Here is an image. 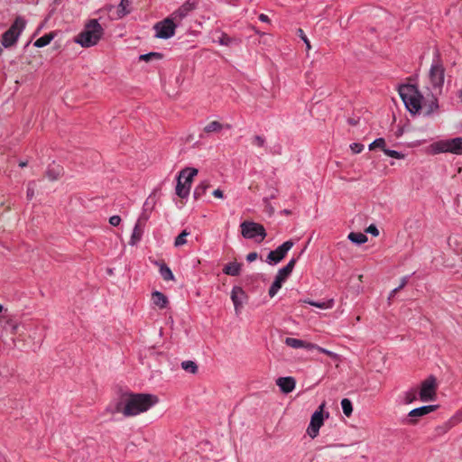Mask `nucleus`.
I'll use <instances>...</instances> for the list:
<instances>
[{"label":"nucleus","mask_w":462,"mask_h":462,"mask_svg":"<svg viewBox=\"0 0 462 462\" xmlns=\"http://www.w3.org/2000/svg\"><path fill=\"white\" fill-rule=\"evenodd\" d=\"M259 20L263 23H269L270 22V19L268 17V15L264 14H261L259 15Z\"/></svg>","instance_id":"8fccbe9b"},{"label":"nucleus","mask_w":462,"mask_h":462,"mask_svg":"<svg viewBox=\"0 0 462 462\" xmlns=\"http://www.w3.org/2000/svg\"><path fill=\"white\" fill-rule=\"evenodd\" d=\"M399 95L410 113L415 115L422 109L421 101L423 97L416 86L411 84L401 86Z\"/></svg>","instance_id":"7ed1b4c3"},{"label":"nucleus","mask_w":462,"mask_h":462,"mask_svg":"<svg viewBox=\"0 0 462 462\" xmlns=\"http://www.w3.org/2000/svg\"><path fill=\"white\" fill-rule=\"evenodd\" d=\"M307 302L310 305L315 306V307L319 308V309H326L327 308V303L326 302H317V301H312V300H309Z\"/></svg>","instance_id":"a18cd8bd"},{"label":"nucleus","mask_w":462,"mask_h":462,"mask_svg":"<svg viewBox=\"0 0 462 462\" xmlns=\"http://www.w3.org/2000/svg\"><path fill=\"white\" fill-rule=\"evenodd\" d=\"M265 143V139L261 135H255L253 139V144L263 147Z\"/></svg>","instance_id":"a19ab883"},{"label":"nucleus","mask_w":462,"mask_h":462,"mask_svg":"<svg viewBox=\"0 0 462 462\" xmlns=\"http://www.w3.org/2000/svg\"><path fill=\"white\" fill-rule=\"evenodd\" d=\"M148 219V215L145 213H143L142 216L138 218L137 222L135 223V226L134 227L133 234L130 238L129 244L131 245H136L142 238L145 223Z\"/></svg>","instance_id":"4468645a"},{"label":"nucleus","mask_w":462,"mask_h":462,"mask_svg":"<svg viewBox=\"0 0 462 462\" xmlns=\"http://www.w3.org/2000/svg\"><path fill=\"white\" fill-rule=\"evenodd\" d=\"M208 39L212 42H217L220 45H224V46H229L233 42H236V39L231 38L227 34H226L225 32H219V31H216L214 32H211L209 34V36H208Z\"/></svg>","instance_id":"f3484780"},{"label":"nucleus","mask_w":462,"mask_h":462,"mask_svg":"<svg viewBox=\"0 0 462 462\" xmlns=\"http://www.w3.org/2000/svg\"><path fill=\"white\" fill-rule=\"evenodd\" d=\"M24 27L25 21L22 17H17L11 27L2 35L3 46L8 48L14 45Z\"/></svg>","instance_id":"6e6552de"},{"label":"nucleus","mask_w":462,"mask_h":462,"mask_svg":"<svg viewBox=\"0 0 462 462\" xmlns=\"http://www.w3.org/2000/svg\"><path fill=\"white\" fill-rule=\"evenodd\" d=\"M350 149L353 153L357 154L364 150V145L359 143H353L352 144H350Z\"/></svg>","instance_id":"58836bf2"},{"label":"nucleus","mask_w":462,"mask_h":462,"mask_svg":"<svg viewBox=\"0 0 462 462\" xmlns=\"http://www.w3.org/2000/svg\"><path fill=\"white\" fill-rule=\"evenodd\" d=\"M240 227L243 237L255 239L258 243H261L267 236L264 226L256 222L245 221L241 223Z\"/></svg>","instance_id":"0eeeda50"},{"label":"nucleus","mask_w":462,"mask_h":462,"mask_svg":"<svg viewBox=\"0 0 462 462\" xmlns=\"http://www.w3.org/2000/svg\"><path fill=\"white\" fill-rule=\"evenodd\" d=\"M341 407H342L344 414L346 417H349L352 414V412H353V405H352V402H351V401L349 399L344 398L341 401Z\"/></svg>","instance_id":"7c9ffc66"},{"label":"nucleus","mask_w":462,"mask_h":462,"mask_svg":"<svg viewBox=\"0 0 462 462\" xmlns=\"http://www.w3.org/2000/svg\"><path fill=\"white\" fill-rule=\"evenodd\" d=\"M160 274L164 281L174 280V275L171 270L164 263L160 264Z\"/></svg>","instance_id":"cd10ccee"},{"label":"nucleus","mask_w":462,"mask_h":462,"mask_svg":"<svg viewBox=\"0 0 462 462\" xmlns=\"http://www.w3.org/2000/svg\"><path fill=\"white\" fill-rule=\"evenodd\" d=\"M437 382L433 375H430L420 385L419 396L422 402L434 401L436 398Z\"/></svg>","instance_id":"1a4fd4ad"},{"label":"nucleus","mask_w":462,"mask_h":462,"mask_svg":"<svg viewBox=\"0 0 462 462\" xmlns=\"http://www.w3.org/2000/svg\"><path fill=\"white\" fill-rule=\"evenodd\" d=\"M282 213H283L284 215H290V214H291V210H289V209H284V210H282Z\"/></svg>","instance_id":"4d7b16f0"},{"label":"nucleus","mask_w":462,"mask_h":462,"mask_svg":"<svg viewBox=\"0 0 462 462\" xmlns=\"http://www.w3.org/2000/svg\"><path fill=\"white\" fill-rule=\"evenodd\" d=\"M439 110V103L437 97H433L432 99L424 106V115L426 116H431Z\"/></svg>","instance_id":"b1692460"},{"label":"nucleus","mask_w":462,"mask_h":462,"mask_svg":"<svg viewBox=\"0 0 462 462\" xmlns=\"http://www.w3.org/2000/svg\"><path fill=\"white\" fill-rule=\"evenodd\" d=\"M103 33L104 30L97 20L91 19L75 37L74 42L83 48H89L97 44Z\"/></svg>","instance_id":"f03ea898"},{"label":"nucleus","mask_w":462,"mask_h":462,"mask_svg":"<svg viewBox=\"0 0 462 462\" xmlns=\"http://www.w3.org/2000/svg\"><path fill=\"white\" fill-rule=\"evenodd\" d=\"M407 282H408V276L402 277V280H401V283H400V285L398 287H396V290H399V291L402 290V288L405 287Z\"/></svg>","instance_id":"09e8293b"},{"label":"nucleus","mask_w":462,"mask_h":462,"mask_svg":"<svg viewBox=\"0 0 462 462\" xmlns=\"http://www.w3.org/2000/svg\"><path fill=\"white\" fill-rule=\"evenodd\" d=\"M2 310H3V306L0 305V313L2 312Z\"/></svg>","instance_id":"052dcab7"},{"label":"nucleus","mask_w":462,"mask_h":462,"mask_svg":"<svg viewBox=\"0 0 462 462\" xmlns=\"http://www.w3.org/2000/svg\"><path fill=\"white\" fill-rule=\"evenodd\" d=\"M295 263H296V259L295 258L291 259L289 261V263L284 267L281 268L278 271V273L275 276V279L279 280L282 282H284L287 280V278L291 275V273H292Z\"/></svg>","instance_id":"6ab92c4d"},{"label":"nucleus","mask_w":462,"mask_h":462,"mask_svg":"<svg viewBox=\"0 0 462 462\" xmlns=\"http://www.w3.org/2000/svg\"><path fill=\"white\" fill-rule=\"evenodd\" d=\"M198 172L194 168H186L180 172L176 185V194L180 198L184 199L189 194L192 180Z\"/></svg>","instance_id":"423d86ee"},{"label":"nucleus","mask_w":462,"mask_h":462,"mask_svg":"<svg viewBox=\"0 0 462 462\" xmlns=\"http://www.w3.org/2000/svg\"><path fill=\"white\" fill-rule=\"evenodd\" d=\"M258 257V254L256 252H251L246 255V261L252 263L255 261Z\"/></svg>","instance_id":"49530a36"},{"label":"nucleus","mask_w":462,"mask_h":462,"mask_svg":"<svg viewBox=\"0 0 462 462\" xmlns=\"http://www.w3.org/2000/svg\"><path fill=\"white\" fill-rule=\"evenodd\" d=\"M196 5V0H188L178 10L173 12L170 17L172 18V20H174L176 23H180L188 14L189 11L194 9Z\"/></svg>","instance_id":"dca6fc26"},{"label":"nucleus","mask_w":462,"mask_h":462,"mask_svg":"<svg viewBox=\"0 0 462 462\" xmlns=\"http://www.w3.org/2000/svg\"><path fill=\"white\" fill-rule=\"evenodd\" d=\"M189 235V233L187 232V230H183L176 238L174 241L175 246H181L187 243V236Z\"/></svg>","instance_id":"72a5a7b5"},{"label":"nucleus","mask_w":462,"mask_h":462,"mask_svg":"<svg viewBox=\"0 0 462 462\" xmlns=\"http://www.w3.org/2000/svg\"><path fill=\"white\" fill-rule=\"evenodd\" d=\"M417 395H418V393H417L416 388L409 389L408 391L404 392L402 393V395L401 396L402 403L411 404V402H413L414 401L417 400Z\"/></svg>","instance_id":"4be33fe9"},{"label":"nucleus","mask_w":462,"mask_h":462,"mask_svg":"<svg viewBox=\"0 0 462 462\" xmlns=\"http://www.w3.org/2000/svg\"><path fill=\"white\" fill-rule=\"evenodd\" d=\"M180 365L184 371H186L187 373H189V374H197L199 371L198 365L195 362L190 361V360L183 361Z\"/></svg>","instance_id":"c85d7f7f"},{"label":"nucleus","mask_w":462,"mask_h":462,"mask_svg":"<svg viewBox=\"0 0 462 462\" xmlns=\"http://www.w3.org/2000/svg\"><path fill=\"white\" fill-rule=\"evenodd\" d=\"M313 349H317L319 352L320 353H323L330 357H333V358H336L337 356V354H335L334 352L330 351V350H328L326 348H323L318 345H315L314 344V348Z\"/></svg>","instance_id":"4c0bfd02"},{"label":"nucleus","mask_w":462,"mask_h":462,"mask_svg":"<svg viewBox=\"0 0 462 462\" xmlns=\"http://www.w3.org/2000/svg\"><path fill=\"white\" fill-rule=\"evenodd\" d=\"M62 174V169L59 165H53L50 167L47 171V177L51 180H57Z\"/></svg>","instance_id":"393cba45"},{"label":"nucleus","mask_w":462,"mask_h":462,"mask_svg":"<svg viewBox=\"0 0 462 462\" xmlns=\"http://www.w3.org/2000/svg\"><path fill=\"white\" fill-rule=\"evenodd\" d=\"M222 128L223 125L217 121H213L204 127V131L207 133L219 132Z\"/></svg>","instance_id":"473e14b6"},{"label":"nucleus","mask_w":462,"mask_h":462,"mask_svg":"<svg viewBox=\"0 0 462 462\" xmlns=\"http://www.w3.org/2000/svg\"><path fill=\"white\" fill-rule=\"evenodd\" d=\"M177 23L171 17L165 18L163 21L157 23L154 25L156 31V37L162 39H169L174 35Z\"/></svg>","instance_id":"9d476101"},{"label":"nucleus","mask_w":462,"mask_h":462,"mask_svg":"<svg viewBox=\"0 0 462 462\" xmlns=\"http://www.w3.org/2000/svg\"><path fill=\"white\" fill-rule=\"evenodd\" d=\"M53 38H54V32H50V33L44 34L43 36L40 37L39 39H37L35 41L34 46L38 47V48L44 47V46L48 45L52 41Z\"/></svg>","instance_id":"bb28decb"},{"label":"nucleus","mask_w":462,"mask_h":462,"mask_svg":"<svg viewBox=\"0 0 462 462\" xmlns=\"http://www.w3.org/2000/svg\"><path fill=\"white\" fill-rule=\"evenodd\" d=\"M26 165H27V162H21L19 163V166H20V167H25Z\"/></svg>","instance_id":"6e6d98bb"},{"label":"nucleus","mask_w":462,"mask_h":462,"mask_svg":"<svg viewBox=\"0 0 462 462\" xmlns=\"http://www.w3.org/2000/svg\"><path fill=\"white\" fill-rule=\"evenodd\" d=\"M348 239L356 245H362L367 241V236L363 233L351 232L348 235Z\"/></svg>","instance_id":"a878e982"},{"label":"nucleus","mask_w":462,"mask_h":462,"mask_svg":"<svg viewBox=\"0 0 462 462\" xmlns=\"http://www.w3.org/2000/svg\"><path fill=\"white\" fill-rule=\"evenodd\" d=\"M265 203H266V208H267L270 215H273L274 213V208L272 207V205L268 201Z\"/></svg>","instance_id":"3c124183"},{"label":"nucleus","mask_w":462,"mask_h":462,"mask_svg":"<svg viewBox=\"0 0 462 462\" xmlns=\"http://www.w3.org/2000/svg\"><path fill=\"white\" fill-rule=\"evenodd\" d=\"M285 344L292 348L298 349V348H307V349H313L314 344L294 338V337H286L285 338Z\"/></svg>","instance_id":"aec40b11"},{"label":"nucleus","mask_w":462,"mask_h":462,"mask_svg":"<svg viewBox=\"0 0 462 462\" xmlns=\"http://www.w3.org/2000/svg\"><path fill=\"white\" fill-rule=\"evenodd\" d=\"M276 384L280 387L283 393H291L296 385V381L291 376L279 377L276 380Z\"/></svg>","instance_id":"a211bd4d"},{"label":"nucleus","mask_w":462,"mask_h":462,"mask_svg":"<svg viewBox=\"0 0 462 462\" xmlns=\"http://www.w3.org/2000/svg\"><path fill=\"white\" fill-rule=\"evenodd\" d=\"M397 291H399V290H396V288H394V289L391 291V293H390V295H389V297H388V300H391V299H392V298L396 294V292H397Z\"/></svg>","instance_id":"603ef678"},{"label":"nucleus","mask_w":462,"mask_h":462,"mask_svg":"<svg viewBox=\"0 0 462 462\" xmlns=\"http://www.w3.org/2000/svg\"><path fill=\"white\" fill-rule=\"evenodd\" d=\"M437 405H425L412 409L408 413V418L405 420L406 424L415 425L418 422V418H420L424 415H427L434 411L437 409Z\"/></svg>","instance_id":"ddd939ff"},{"label":"nucleus","mask_w":462,"mask_h":462,"mask_svg":"<svg viewBox=\"0 0 462 462\" xmlns=\"http://www.w3.org/2000/svg\"><path fill=\"white\" fill-rule=\"evenodd\" d=\"M3 53V48L0 46V56L2 55Z\"/></svg>","instance_id":"bf43d9fd"},{"label":"nucleus","mask_w":462,"mask_h":462,"mask_svg":"<svg viewBox=\"0 0 462 462\" xmlns=\"http://www.w3.org/2000/svg\"><path fill=\"white\" fill-rule=\"evenodd\" d=\"M35 182L30 181L27 185V191H26V197L28 200L32 199L34 197V189H35Z\"/></svg>","instance_id":"e433bc0d"},{"label":"nucleus","mask_w":462,"mask_h":462,"mask_svg":"<svg viewBox=\"0 0 462 462\" xmlns=\"http://www.w3.org/2000/svg\"><path fill=\"white\" fill-rule=\"evenodd\" d=\"M282 283L283 282H280L279 280L274 279L268 291V294L271 298L277 294L278 291L282 288Z\"/></svg>","instance_id":"2f4dec72"},{"label":"nucleus","mask_w":462,"mask_h":462,"mask_svg":"<svg viewBox=\"0 0 462 462\" xmlns=\"http://www.w3.org/2000/svg\"><path fill=\"white\" fill-rule=\"evenodd\" d=\"M383 153L394 159H404L405 155L398 151L391 150L388 148L383 149Z\"/></svg>","instance_id":"c9c22d12"},{"label":"nucleus","mask_w":462,"mask_h":462,"mask_svg":"<svg viewBox=\"0 0 462 462\" xmlns=\"http://www.w3.org/2000/svg\"><path fill=\"white\" fill-rule=\"evenodd\" d=\"M247 295L240 286H234L231 291V300L233 301L236 313L238 314L243 307L244 301L246 300Z\"/></svg>","instance_id":"2eb2a0df"},{"label":"nucleus","mask_w":462,"mask_h":462,"mask_svg":"<svg viewBox=\"0 0 462 462\" xmlns=\"http://www.w3.org/2000/svg\"><path fill=\"white\" fill-rule=\"evenodd\" d=\"M275 198H276V194H275V192H273V193H272V194L269 196V198L264 199V201H265V202H267V201H268V199H275Z\"/></svg>","instance_id":"864d4df0"},{"label":"nucleus","mask_w":462,"mask_h":462,"mask_svg":"<svg viewBox=\"0 0 462 462\" xmlns=\"http://www.w3.org/2000/svg\"><path fill=\"white\" fill-rule=\"evenodd\" d=\"M365 231H366L367 233H369V234L373 235L374 236H379V230H378V228L376 227V226H374V225H373V224H372V225H370V226L366 228V230H365Z\"/></svg>","instance_id":"37998d69"},{"label":"nucleus","mask_w":462,"mask_h":462,"mask_svg":"<svg viewBox=\"0 0 462 462\" xmlns=\"http://www.w3.org/2000/svg\"><path fill=\"white\" fill-rule=\"evenodd\" d=\"M212 195L217 199L224 198V192L220 189H217L212 192Z\"/></svg>","instance_id":"de8ad7c7"},{"label":"nucleus","mask_w":462,"mask_h":462,"mask_svg":"<svg viewBox=\"0 0 462 462\" xmlns=\"http://www.w3.org/2000/svg\"><path fill=\"white\" fill-rule=\"evenodd\" d=\"M325 407V403H322L319 410H317L310 418V422L309 424L307 432L311 439L316 438L319 435V429L324 423V416H323V409Z\"/></svg>","instance_id":"f8f14e48"},{"label":"nucleus","mask_w":462,"mask_h":462,"mask_svg":"<svg viewBox=\"0 0 462 462\" xmlns=\"http://www.w3.org/2000/svg\"><path fill=\"white\" fill-rule=\"evenodd\" d=\"M17 328H18V326H16V325H15V326H14V328H13L14 332H15V331L17 330Z\"/></svg>","instance_id":"13d9d810"},{"label":"nucleus","mask_w":462,"mask_h":462,"mask_svg":"<svg viewBox=\"0 0 462 462\" xmlns=\"http://www.w3.org/2000/svg\"><path fill=\"white\" fill-rule=\"evenodd\" d=\"M152 300L154 305L161 309L165 308L168 303L167 297L160 291H154L152 294Z\"/></svg>","instance_id":"5701e85b"},{"label":"nucleus","mask_w":462,"mask_h":462,"mask_svg":"<svg viewBox=\"0 0 462 462\" xmlns=\"http://www.w3.org/2000/svg\"><path fill=\"white\" fill-rule=\"evenodd\" d=\"M298 34L301 38V40L306 43L307 49L310 50V42H309L307 36L304 34L303 30L302 29H298Z\"/></svg>","instance_id":"79ce46f5"},{"label":"nucleus","mask_w":462,"mask_h":462,"mask_svg":"<svg viewBox=\"0 0 462 462\" xmlns=\"http://www.w3.org/2000/svg\"><path fill=\"white\" fill-rule=\"evenodd\" d=\"M292 246L293 242L291 240L284 242L275 250L271 251L268 254L265 262L270 265H275L279 263L285 257V255L291 249Z\"/></svg>","instance_id":"9b49d317"},{"label":"nucleus","mask_w":462,"mask_h":462,"mask_svg":"<svg viewBox=\"0 0 462 462\" xmlns=\"http://www.w3.org/2000/svg\"><path fill=\"white\" fill-rule=\"evenodd\" d=\"M158 397L148 393H127L116 403V411L126 417L147 411L158 402Z\"/></svg>","instance_id":"f257e3e1"},{"label":"nucleus","mask_w":462,"mask_h":462,"mask_svg":"<svg viewBox=\"0 0 462 462\" xmlns=\"http://www.w3.org/2000/svg\"><path fill=\"white\" fill-rule=\"evenodd\" d=\"M240 271L241 264L236 262L229 263L223 269V273L230 276H238L240 274Z\"/></svg>","instance_id":"412c9836"},{"label":"nucleus","mask_w":462,"mask_h":462,"mask_svg":"<svg viewBox=\"0 0 462 462\" xmlns=\"http://www.w3.org/2000/svg\"><path fill=\"white\" fill-rule=\"evenodd\" d=\"M120 222H121V217L119 216H112L109 218L110 225H112L114 226H118L120 224Z\"/></svg>","instance_id":"c03bdc74"},{"label":"nucleus","mask_w":462,"mask_h":462,"mask_svg":"<svg viewBox=\"0 0 462 462\" xmlns=\"http://www.w3.org/2000/svg\"><path fill=\"white\" fill-rule=\"evenodd\" d=\"M435 56L436 59L433 60L429 71V78L432 90L440 94L444 85L445 68L439 59V51H436Z\"/></svg>","instance_id":"20e7f679"},{"label":"nucleus","mask_w":462,"mask_h":462,"mask_svg":"<svg viewBox=\"0 0 462 462\" xmlns=\"http://www.w3.org/2000/svg\"><path fill=\"white\" fill-rule=\"evenodd\" d=\"M432 154L450 152L453 154H462V137L439 140L430 145Z\"/></svg>","instance_id":"39448f33"},{"label":"nucleus","mask_w":462,"mask_h":462,"mask_svg":"<svg viewBox=\"0 0 462 462\" xmlns=\"http://www.w3.org/2000/svg\"><path fill=\"white\" fill-rule=\"evenodd\" d=\"M153 57H154V58H158V59H159V58H161V57H162V55H161L160 53H158V52H150V53H148V54L141 55V56H140V60H145V61H149V60H152V58H153Z\"/></svg>","instance_id":"ea45409f"},{"label":"nucleus","mask_w":462,"mask_h":462,"mask_svg":"<svg viewBox=\"0 0 462 462\" xmlns=\"http://www.w3.org/2000/svg\"><path fill=\"white\" fill-rule=\"evenodd\" d=\"M460 101L462 102V88L458 91V94H457Z\"/></svg>","instance_id":"5fc2aeb1"},{"label":"nucleus","mask_w":462,"mask_h":462,"mask_svg":"<svg viewBox=\"0 0 462 462\" xmlns=\"http://www.w3.org/2000/svg\"><path fill=\"white\" fill-rule=\"evenodd\" d=\"M130 4V0H121L117 10L118 18H122L130 13V10L128 9Z\"/></svg>","instance_id":"c756f323"},{"label":"nucleus","mask_w":462,"mask_h":462,"mask_svg":"<svg viewBox=\"0 0 462 462\" xmlns=\"http://www.w3.org/2000/svg\"><path fill=\"white\" fill-rule=\"evenodd\" d=\"M375 148H381L383 151V149H385V140L379 137L369 144V150H374Z\"/></svg>","instance_id":"f704fd0d"}]
</instances>
